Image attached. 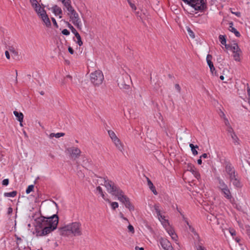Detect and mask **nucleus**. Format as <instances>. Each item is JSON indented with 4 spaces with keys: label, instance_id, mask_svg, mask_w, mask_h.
Returning a JSON list of instances; mask_svg holds the SVG:
<instances>
[{
    "label": "nucleus",
    "instance_id": "f03ea898",
    "mask_svg": "<svg viewBox=\"0 0 250 250\" xmlns=\"http://www.w3.org/2000/svg\"><path fill=\"white\" fill-rule=\"evenodd\" d=\"M61 235L68 236L72 234L75 236H81L82 234L81 224L80 222H75L60 228L59 229Z\"/></svg>",
    "mask_w": 250,
    "mask_h": 250
},
{
    "label": "nucleus",
    "instance_id": "473e14b6",
    "mask_svg": "<svg viewBox=\"0 0 250 250\" xmlns=\"http://www.w3.org/2000/svg\"><path fill=\"white\" fill-rule=\"evenodd\" d=\"M61 1L66 9H67L69 6H71L70 0H61Z\"/></svg>",
    "mask_w": 250,
    "mask_h": 250
},
{
    "label": "nucleus",
    "instance_id": "b1692460",
    "mask_svg": "<svg viewBox=\"0 0 250 250\" xmlns=\"http://www.w3.org/2000/svg\"><path fill=\"white\" fill-rule=\"evenodd\" d=\"M30 196L33 197L35 199H37L40 197V193L38 190V188H35V189H33V192H31Z\"/></svg>",
    "mask_w": 250,
    "mask_h": 250
},
{
    "label": "nucleus",
    "instance_id": "ddd939ff",
    "mask_svg": "<svg viewBox=\"0 0 250 250\" xmlns=\"http://www.w3.org/2000/svg\"><path fill=\"white\" fill-rule=\"evenodd\" d=\"M160 243L164 250H173L170 242L167 239L161 238Z\"/></svg>",
    "mask_w": 250,
    "mask_h": 250
},
{
    "label": "nucleus",
    "instance_id": "c03bdc74",
    "mask_svg": "<svg viewBox=\"0 0 250 250\" xmlns=\"http://www.w3.org/2000/svg\"><path fill=\"white\" fill-rule=\"evenodd\" d=\"M128 3L129 4L130 7L132 8V9L134 10H135L136 9V7L133 3H131L130 0H127Z\"/></svg>",
    "mask_w": 250,
    "mask_h": 250
},
{
    "label": "nucleus",
    "instance_id": "603ef678",
    "mask_svg": "<svg viewBox=\"0 0 250 250\" xmlns=\"http://www.w3.org/2000/svg\"><path fill=\"white\" fill-rule=\"evenodd\" d=\"M229 232L230 233V234L233 236H235L236 235V231L234 229H231L229 230Z\"/></svg>",
    "mask_w": 250,
    "mask_h": 250
},
{
    "label": "nucleus",
    "instance_id": "bf43d9fd",
    "mask_svg": "<svg viewBox=\"0 0 250 250\" xmlns=\"http://www.w3.org/2000/svg\"><path fill=\"white\" fill-rule=\"evenodd\" d=\"M247 91L248 95L249 96H250V87L248 83H247Z\"/></svg>",
    "mask_w": 250,
    "mask_h": 250
},
{
    "label": "nucleus",
    "instance_id": "f3484780",
    "mask_svg": "<svg viewBox=\"0 0 250 250\" xmlns=\"http://www.w3.org/2000/svg\"><path fill=\"white\" fill-rule=\"evenodd\" d=\"M212 56L211 55L208 54L207 56V62L210 68V71L213 73V71L215 70L214 67L213 62H211Z\"/></svg>",
    "mask_w": 250,
    "mask_h": 250
},
{
    "label": "nucleus",
    "instance_id": "a19ab883",
    "mask_svg": "<svg viewBox=\"0 0 250 250\" xmlns=\"http://www.w3.org/2000/svg\"><path fill=\"white\" fill-rule=\"evenodd\" d=\"M147 182V186L149 188H155L153 186V183L151 182V181L150 180V179L146 177Z\"/></svg>",
    "mask_w": 250,
    "mask_h": 250
},
{
    "label": "nucleus",
    "instance_id": "338daca9",
    "mask_svg": "<svg viewBox=\"0 0 250 250\" xmlns=\"http://www.w3.org/2000/svg\"><path fill=\"white\" fill-rule=\"evenodd\" d=\"M225 46V47L227 49H229L230 50V46L231 45H229V44H227L226 43H225V44H224Z\"/></svg>",
    "mask_w": 250,
    "mask_h": 250
},
{
    "label": "nucleus",
    "instance_id": "c85d7f7f",
    "mask_svg": "<svg viewBox=\"0 0 250 250\" xmlns=\"http://www.w3.org/2000/svg\"><path fill=\"white\" fill-rule=\"evenodd\" d=\"M64 135V133H51L50 135H49V138H53L54 137L57 138H59L61 137H62V136H63Z\"/></svg>",
    "mask_w": 250,
    "mask_h": 250
},
{
    "label": "nucleus",
    "instance_id": "09e8293b",
    "mask_svg": "<svg viewBox=\"0 0 250 250\" xmlns=\"http://www.w3.org/2000/svg\"><path fill=\"white\" fill-rule=\"evenodd\" d=\"M235 241L238 243L239 245H242V244L241 243V240L240 237H236L235 238H233Z\"/></svg>",
    "mask_w": 250,
    "mask_h": 250
},
{
    "label": "nucleus",
    "instance_id": "cd10ccee",
    "mask_svg": "<svg viewBox=\"0 0 250 250\" xmlns=\"http://www.w3.org/2000/svg\"><path fill=\"white\" fill-rule=\"evenodd\" d=\"M230 50L233 52H241V50L239 48L237 43H234L233 45L230 46Z\"/></svg>",
    "mask_w": 250,
    "mask_h": 250
},
{
    "label": "nucleus",
    "instance_id": "774afa93",
    "mask_svg": "<svg viewBox=\"0 0 250 250\" xmlns=\"http://www.w3.org/2000/svg\"><path fill=\"white\" fill-rule=\"evenodd\" d=\"M135 249V250H144L143 248H140L138 246H136Z\"/></svg>",
    "mask_w": 250,
    "mask_h": 250
},
{
    "label": "nucleus",
    "instance_id": "72a5a7b5",
    "mask_svg": "<svg viewBox=\"0 0 250 250\" xmlns=\"http://www.w3.org/2000/svg\"><path fill=\"white\" fill-rule=\"evenodd\" d=\"M66 24L67 25V27L71 30V32L74 34H75L78 32L76 30V29L68 22H66Z\"/></svg>",
    "mask_w": 250,
    "mask_h": 250
},
{
    "label": "nucleus",
    "instance_id": "4c0bfd02",
    "mask_svg": "<svg viewBox=\"0 0 250 250\" xmlns=\"http://www.w3.org/2000/svg\"><path fill=\"white\" fill-rule=\"evenodd\" d=\"M110 203H111V206L112 209L115 210L116 208H118L119 207V205L117 202H110Z\"/></svg>",
    "mask_w": 250,
    "mask_h": 250
},
{
    "label": "nucleus",
    "instance_id": "39448f33",
    "mask_svg": "<svg viewBox=\"0 0 250 250\" xmlns=\"http://www.w3.org/2000/svg\"><path fill=\"white\" fill-rule=\"evenodd\" d=\"M104 80V75L100 70H96L90 74V82L95 86L102 84Z\"/></svg>",
    "mask_w": 250,
    "mask_h": 250
},
{
    "label": "nucleus",
    "instance_id": "4d7b16f0",
    "mask_svg": "<svg viewBox=\"0 0 250 250\" xmlns=\"http://www.w3.org/2000/svg\"><path fill=\"white\" fill-rule=\"evenodd\" d=\"M13 212V208L11 207H9L8 208L7 214L8 215L11 214Z\"/></svg>",
    "mask_w": 250,
    "mask_h": 250
},
{
    "label": "nucleus",
    "instance_id": "1a4fd4ad",
    "mask_svg": "<svg viewBox=\"0 0 250 250\" xmlns=\"http://www.w3.org/2000/svg\"><path fill=\"white\" fill-rule=\"evenodd\" d=\"M69 18L70 21L72 23L80 30L82 29V25L81 19L79 18L78 14L75 12V13L70 15Z\"/></svg>",
    "mask_w": 250,
    "mask_h": 250
},
{
    "label": "nucleus",
    "instance_id": "423d86ee",
    "mask_svg": "<svg viewBox=\"0 0 250 250\" xmlns=\"http://www.w3.org/2000/svg\"><path fill=\"white\" fill-rule=\"evenodd\" d=\"M184 2L193 7L195 10L202 11L206 8L204 0H182Z\"/></svg>",
    "mask_w": 250,
    "mask_h": 250
},
{
    "label": "nucleus",
    "instance_id": "37998d69",
    "mask_svg": "<svg viewBox=\"0 0 250 250\" xmlns=\"http://www.w3.org/2000/svg\"><path fill=\"white\" fill-rule=\"evenodd\" d=\"M193 234L194 235V236L193 237V238L195 240L199 241L200 239V237H199V235H198V234L196 232V231H195V232L193 233Z\"/></svg>",
    "mask_w": 250,
    "mask_h": 250
},
{
    "label": "nucleus",
    "instance_id": "4be33fe9",
    "mask_svg": "<svg viewBox=\"0 0 250 250\" xmlns=\"http://www.w3.org/2000/svg\"><path fill=\"white\" fill-rule=\"evenodd\" d=\"M233 23L232 22H230L229 23V30L233 32L237 37H240L241 35L240 33L233 26Z\"/></svg>",
    "mask_w": 250,
    "mask_h": 250
},
{
    "label": "nucleus",
    "instance_id": "e433bc0d",
    "mask_svg": "<svg viewBox=\"0 0 250 250\" xmlns=\"http://www.w3.org/2000/svg\"><path fill=\"white\" fill-rule=\"evenodd\" d=\"M161 222H162L163 225L166 228V229L168 227H170L167 220L165 219L163 221L162 220Z\"/></svg>",
    "mask_w": 250,
    "mask_h": 250
},
{
    "label": "nucleus",
    "instance_id": "a878e982",
    "mask_svg": "<svg viewBox=\"0 0 250 250\" xmlns=\"http://www.w3.org/2000/svg\"><path fill=\"white\" fill-rule=\"evenodd\" d=\"M17 194V191L13 190L10 192H7L4 193V196L5 197H15Z\"/></svg>",
    "mask_w": 250,
    "mask_h": 250
},
{
    "label": "nucleus",
    "instance_id": "f8f14e48",
    "mask_svg": "<svg viewBox=\"0 0 250 250\" xmlns=\"http://www.w3.org/2000/svg\"><path fill=\"white\" fill-rule=\"evenodd\" d=\"M38 15L42 19L44 24L47 27H50L51 26V22L44 9L42 10L41 13L38 14Z\"/></svg>",
    "mask_w": 250,
    "mask_h": 250
},
{
    "label": "nucleus",
    "instance_id": "69168bd1",
    "mask_svg": "<svg viewBox=\"0 0 250 250\" xmlns=\"http://www.w3.org/2000/svg\"><path fill=\"white\" fill-rule=\"evenodd\" d=\"M208 157V155L207 153H204L201 156L200 158H207Z\"/></svg>",
    "mask_w": 250,
    "mask_h": 250
},
{
    "label": "nucleus",
    "instance_id": "9b49d317",
    "mask_svg": "<svg viewBox=\"0 0 250 250\" xmlns=\"http://www.w3.org/2000/svg\"><path fill=\"white\" fill-rule=\"evenodd\" d=\"M225 164V171L229 176V179L231 177H234V176L237 175V173L235 172L234 167L232 166L231 164L228 161H226Z\"/></svg>",
    "mask_w": 250,
    "mask_h": 250
},
{
    "label": "nucleus",
    "instance_id": "8fccbe9b",
    "mask_svg": "<svg viewBox=\"0 0 250 250\" xmlns=\"http://www.w3.org/2000/svg\"><path fill=\"white\" fill-rule=\"evenodd\" d=\"M51 20H52V21L53 22V23L54 25L56 28H58V24L57 23V21H56V20L54 18H52Z\"/></svg>",
    "mask_w": 250,
    "mask_h": 250
},
{
    "label": "nucleus",
    "instance_id": "dca6fc26",
    "mask_svg": "<svg viewBox=\"0 0 250 250\" xmlns=\"http://www.w3.org/2000/svg\"><path fill=\"white\" fill-rule=\"evenodd\" d=\"M52 12L55 15H60L59 18H62V9L57 5H55L52 8Z\"/></svg>",
    "mask_w": 250,
    "mask_h": 250
},
{
    "label": "nucleus",
    "instance_id": "a18cd8bd",
    "mask_svg": "<svg viewBox=\"0 0 250 250\" xmlns=\"http://www.w3.org/2000/svg\"><path fill=\"white\" fill-rule=\"evenodd\" d=\"M8 183L9 180L8 179H5L2 182V185L4 186H7L8 185Z\"/></svg>",
    "mask_w": 250,
    "mask_h": 250
},
{
    "label": "nucleus",
    "instance_id": "49530a36",
    "mask_svg": "<svg viewBox=\"0 0 250 250\" xmlns=\"http://www.w3.org/2000/svg\"><path fill=\"white\" fill-rule=\"evenodd\" d=\"M175 89L177 90V91L178 92V93H180L181 92V87L179 85V84H177V83L175 84Z\"/></svg>",
    "mask_w": 250,
    "mask_h": 250
},
{
    "label": "nucleus",
    "instance_id": "f257e3e1",
    "mask_svg": "<svg viewBox=\"0 0 250 250\" xmlns=\"http://www.w3.org/2000/svg\"><path fill=\"white\" fill-rule=\"evenodd\" d=\"M58 216L53 215L50 217H40L37 221L36 233L38 236L47 235L56 229L58 224Z\"/></svg>",
    "mask_w": 250,
    "mask_h": 250
},
{
    "label": "nucleus",
    "instance_id": "6e6552de",
    "mask_svg": "<svg viewBox=\"0 0 250 250\" xmlns=\"http://www.w3.org/2000/svg\"><path fill=\"white\" fill-rule=\"evenodd\" d=\"M97 183L99 186L97 188H101L100 186H103L105 188H115L113 182L104 177H99L97 179Z\"/></svg>",
    "mask_w": 250,
    "mask_h": 250
},
{
    "label": "nucleus",
    "instance_id": "2eb2a0df",
    "mask_svg": "<svg viewBox=\"0 0 250 250\" xmlns=\"http://www.w3.org/2000/svg\"><path fill=\"white\" fill-rule=\"evenodd\" d=\"M95 193L97 195H100L108 203H110V201L109 199L106 197V196L107 195L102 190V188H96L95 190Z\"/></svg>",
    "mask_w": 250,
    "mask_h": 250
},
{
    "label": "nucleus",
    "instance_id": "6ab92c4d",
    "mask_svg": "<svg viewBox=\"0 0 250 250\" xmlns=\"http://www.w3.org/2000/svg\"><path fill=\"white\" fill-rule=\"evenodd\" d=\"M222 194L224 195V196L228 199H231L232 196L229 190V188H220Z\"/></svg>",
    "mask_w": 250,
    "mask_h": 250
},
{
    "label": "nucleus",
    "instance_id": "680f3d73",
    "mask_svg": "<svg viewBox=\"0 0 250 250\" xmlns=\"http://www.w3.org/2000/svg\"><path fill=\"white\" fill-rule=\"evenodd\" d=\"M150 189L155 195H157L158 194L156 188H150Z\"/></svg>",
    "mask_w": 250,
    "mask_h": 250
},
{
    "label": "nucleus",
    "instance_id": "6e6d98bb",
    "mask_svg": "<svg viewBox=\"0 0 250 250\" xmlns=\"http://www.w3.org/2000/svg\"><path fill=\"white\" fill-rule=\"evenodd\" d=\"M35 188H26V193L27 194H30L31 192H33V189H35Z\"/></svg>",
    "mask_w": 250,
    "mask_h": 250
},
{
    "label": "nucleus",
    "instance_id": "79ce46f5",
    "mask_svg": "<svg viewBox=\"0 0 250 250\" xmlns=\"http://www.w3.org/2000/svg\"><path fill=\"white\" fill-rule=\"evenodd\" d=\"M62 33L63 35H66V36H68L70 34V32L66 29H63L62 31Z\"/></svg>",
    "mask_w": 250,
    "mask_h": 250
},
{
    "label": "nucleus",
    "instance_id": "ea45409f",
    "mask_svg": "<svg viewBox=\"0 0 250 250\" xmlns=\"http://www.w3.org/2000/svg\"><path fill=\"white\" fill-rule=\"evenodd\" d=\"M187 30H188L189 36L190 37H191L192 38H194V37H195L194 34L193 32L191 30V29L190 28H188Z\"/></svg>",
    "mask_w": 250,
    "mask_h": 250
},
{
    "label": "nucleus",
    "instance_id": "5701e85b",
    "mask_svg": "<svg viewBox=\"0 0 250 250\" xmlns=\"http://www.w3.org/2000/svg\"><path fill=\"white\" fill-rule=\"evenodd\" d=\"M14 115L17 117V120L20 122H23V114L21 112H18L17 111H14L13 112Z\"/></svg>",
    "mask_w": 250,
    "mask_h": 250
},
{
    "label": "nucleus",
    "instance_id": "bb28decb",
    "mask_svg": "<svg viewBox=\"0 0 250 250\" xmlns=\"http://www.w3.org/2000/svg\"><path fill=\"white\" fill-rule=\"evenodd\" d=\"M230 136L231 137L233 143L235 145H239V139L235 133L232 134V135H230Z\"/></svg>",
    "mask_w": 250,
    "mask_h": 250
},
{
    "label": "nucleus",
    "instance_id": "2f4dec72",
    "mask_svg": "<svg viewBox=\"0 0 250 250\" xmlns=\"http://www.w3.org/2000/svg\"><path fill=\"white\" fill-rule=\"evenodd\" d=\"M219 40L222 45L226 43V38L225 35H219Z\"/></svg>",
    "mask_w": 250,
    "mask_h": 250
},
{
    "label": "nucleus",
    "instance_id": "7c9ffc66",
    "mask_svg": "<svg viewBox=\"0 0 250 250\" xmlns=\"http://www.w3.org/2000/svg\"><path fill=\"white\" fill-rule=\"evenodd\" d=\"M76 38L77 39V43L78 44V45L81 46L83 45V42L82 41L81 37L80 35L79 34V33H77L76 34H74Z\"/></svg>",
    "mask_w": 250,
    "mask_h": 250
},
{
    "label": "nucleus",
    "instance_id": "aec40b11",
    "mask_svg": "<svg viewBox=\"0 0 250 250\" xmlns=\"http://www.w3.org/2000/svg\"><path fill=\"white\" fill-rule=\"evenodd\" d=\"M31 5L37 14L41 13V12L44 10V8L41 7L38 1H37V2L32 3Z\"/></svg>",
    "mask_w": 250,
    "mask_h": 250
},
{
    "label": "nucleus",
    "instance_id": "58836bf2",
    "mask_svg": "<svg viewBox=\"0 0 250 250\" xmlns=\"http://www.w3.org/2000/svg\"><path fill=\"white\" fill-rule=\"evenodd\" d=\"M227 131L229 136L235 133L233 128L231 126H229L227 129Z\"/></svg>",
    "mask_w": 250,
    "mask_h": 250
},
{
    "label": "nucleus",
    "instance_id": "0e129e2a",
    "mask_svg": "<svg viewBox=\"0 0 250 250\" xmlns=\"http://www.w3.org/2000/svg\"><path fill=\"white\" fill-rule=\"evenodd\" d=\"M16 237H17V244L18 246H19L20 244V241H21V239L20 237H19L18 236H17Z\"/></svg>",
    "mask_w": 250,
    "mask_h": 250
},
{
    "label": "nucleus",
    "instance_id": "de8ad7c7",
    "mask_svg": "<svg viewBox=\"0 0 250 250\" xmlns=\"http://www.w3.org/2000/svg\"><path fill=\"white\" fill-rule=\"evenodd\" d=\"M128 229L129 231L131 232L132 233H133L134 232V227L132 225H129L128 226Z\"/></svg>",
    "mask_w": 250,
    "mask_h": 250
},
{
    "label": "nucleus",
    "instance_id": "864d4df0",
    "mask_svg": "<svg viewBox=\"0 0 250 250\" xmlns=\"http://www.w3.org/2000/svg\"><path fill=\"white\" fill-rule=\"evenodd\" d=\"M9 50L10 52H12L16 55H18V52L14 50V48L12 47V48H9Z\"/></svg>",
    "mask_w": 250,
    "mask_h": 250
},
{
    "label": "nucleus",
    "instance_id": "7ed1b4c3",
    "mask_svg": "<svg viewBox=\"0 0 250 250\" xmlns=\"http://www.w3.org/2000/svg\"><path fill=\"white\" fill-rule=\"evenodd\" d=\"M108 192L112 195L116 196L118 199L123 203L130 211L134 210V207L130 202L129 199L124 194L120 188H108Z\"/></svg>",
    "mask_w": 250,
    "mask_h": 250
},
{
    "label": "nucleus",
    "instance_id": "393cba45",
    "mask_svg": "<svg viewBox=\"0 0 250 250\" xmlns=\"http://www.w3.org/2000/svg\"><path fill=\"white\" fill-rule=\"evenodd\" d=\"M188 171H189L197 176V172L196 171L195 167L191 164H188L187 166Z\"/></svg>",
    "mask_w": 250,
    "mask_h": 250
},
{
    "label": "nucleus",
    "instance_id": "412c9836",
    "mask_svg": "<svg viewBox=\"0 0 250 250\" xmlns=\"http://www.w3.org/2000/svg\"><path fill=\"white\" fill-rule=\"evenodd\" d=\"M154 209L157 213V216L160 221L165 220V216L161 214L160 210L159 205L155 204L154 205Z\"/></svg>",
    "mask_w": 250,
    "mask_h": 250
},
{
    "label": "nucleus",
    "instance_id": "c756f323",
    "mask_svg": "<svg viewBox=\"0 0 250 250\" xmlns=\"http://www.w3.org/2000/svg\"><path fill=\"white\" fill-rule=\"evenodd\" d=\"M189 147H190L192 154L194 155H196L198 154V152L195 149V148H198L199 147L198 146L196 145V146H194L192 144H190Z\"/></svg>",
    "mask_w": 250,
    "mask_h": 250
},
{
    "label": "nucleus",
    "instance_id": "c9c22d12",
    "mask_svg": "<svg viewBox=\"0 0 250 250\" xmlns=\"http://www.w3.org/2000/svg\"><path fill=\"white\" fill-rule=\"evenodd\" d=\"M67 11L69 12V13H68V15L69 16L70 15L75 13V12H76L75 9H74V8L71 6H69V7H68V8L67 9Z\"/></svg>",
    "mask_w": 250,
    "mask_h": 250
},
{
    "label": "nucleus",
    "instance_id": "13d9d810",
    "mask_svg": "<svg viewBox=\"0 0 250 250\" xmlns=\"http://www.w3.org/2000/svg\"><path fill=\"white\" fill-rule=\"evenodd\" d=\"M68 51L71 54H74V50L73 49V48L72 47H71L70 46H69L68 48Z\"/></svg>",
    "mask_w": 250,
    "mask_h": 250
},
{
    "label": "nucleus",
    "instance_id": "052dcab7",
    "mask_svg": "<svg viewBox=\"0 0 250 250\" xmlns=\"http://www.w3.org/2000/svg\"><path fill=\"white\" fill-rule=\"evenodd\" d=\"M189 229L192 233L195 232V229L190 225H189Z\"/></svg>",
    "mask_w": 250,
    "mask_h": 250
},
{
    "label": "nucleus",
    "instance_id": "20e7f679",
    "mask_svg": "<svg viewBox=\"0 0 250 250\" xmlns=\"http://www.w3.org/2000/svg\"><path fill=\"white\" fill-rule=\"evenodd\" d=\"M117 82L118 86L123 89H128L131 83L130 76L126 73L120 76L118 78Z\"/></svg>",
    "mask_w": 250,
    "mask_h": 250
},
{
    "label": "nucleus",
    "instance_id": "e2e57ef3",
    "mask_svg": "<svg viewBox=\"0 0 250 250\" xmlns=\"http://www.w3.org/2000/svg\"><path fill=\"white\" fill-rule=\"evenodd\" d=\"M6 57L7 59H10V55L8 51H6L5 52Z\"/></svg>",
    "mask_w": 250,
    "mask_h": 250
},
{
    "label": "nucleus",
    "instance_id": "f704fd0d",
    "mask_svg": "<svg viewBox=\"0 0 250 250\" xmlns=\"http://www.w3.org/2000/svg\"><path fill=\"white\" fill-rule=\"evenodd\" d=\"M241 52H233V58L236 61H240V54L241 53Z\"/></svg>",
    "mask_w": 250,
    "mask_h": 250
},
{
    "label": "nucleus",
    "instance_id": "9d476101",
    "mask_svg": "<svg viewBox=\"0 0 250 250\" xmlns=\"http://www.w3.org/2000/svg\"><path fill=\"white\" fill-rule=\"evenodd\" d=\"M66 151L69 154L70 158L74 160L78 158L81 153V150L76 147H68L66 149Z\"/></svg>",
    "mask_w": 250,
    "mask_h": 250
},
{
    "label": "nucleus",
    "instance_id": "a211bd4d",
    "mask_svg": "<svg viewBox=\"0 0 250 250\" xmlns=\"http://www.w3.org/2000/svg\"><path fill=\"white\" fill-rule=\"evenodd\" d=\"M166 230L173 240L176 241L177 240L178 236L171 227L166 228Z\"/></svg>",
    "mask_w": 250,
    "mask_h": 250
},
{
    "label": "nucleus",
    "instance_id": "4468645a",
    "mask_svg": "<svg viewBox=\"0 0 250 250\" xmlns=\"http://www.w3.org/2000/svg\"><path fill=\"white\" fill-rule=\"evenodd\" d=\"M229 179L230 183L232 185V186L235 187L236 188H239L241 187V183L238 176V174L234 176V177H231Z\"/></svg>",
    "mask_w": 250,
    "mask_h": 250
},
{
    "label": "nucleus",
    "instance_id": "0eeeda50",
    "mask_svg": "<svg viewBox=\"0 0 250 250\" xmlns=\"http://www.w3.org/2000/svg\"><path fill=\"white\" fill-rule=\"evenodd\" d=\"M108 133L116 148L120 152H123L124 150V145L121 140L113 130H108Z\"/></svg>",
    "mask_w": 250,
    "mask_h": 250
},
{
    "label": "nucleus",
    "instance_id": "5fc2aeb1",
    "mask_svg": "<svg viewBox=\"0 0 250 250\" xmlns=\"http://www.w3.org/2000/svg\"><path fill=\"white\" fill-rule=\"evenodd\" d=\"M246 231H247V234L250 237V226H248V227L246 228Z\"/></svg>",
    "mask_w": 250,
    "mask_h": 250
},
{
    "label": "nucleus",
    "instance_id": "3c124183",
    "mask_svg": "<svg viewBox=\"0 0 250 250\" xmlns=\"http://www.w3.org/2000/svg\"><path fill=\"white\" fill-rule=\"evenodd\" d=\"M231 12L232 14L236 15L237 17H240L241 16V13L240 12H234L231 10Z\"/></svg>",
    "mask_w": 250,
    "mask_h": 250
}]
</instances>
